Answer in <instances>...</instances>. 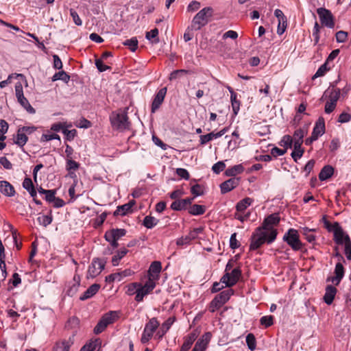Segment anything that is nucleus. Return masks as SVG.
Segmentation results:
<instances>
[{
    "label": "nucleus",
    "mask_w": 351,
    "mask_h": 351,
    "mask_svg": "<svg viewBox=\"0 0 351 351\" xmlns=\"http://www.w3.org/2000/svg\"><path fill=\"white\" fill-rule=\"evenodd\" d=\"M280 221L278 213H273L265 217L262 225L256 228L251 236L250 250H256L265 243H272L278 235V230L274 226Z\"/></svg>",
    "instance_id": "obj_1"
},
{
    "label": "nucleus",
    "mask_w": 351,
    "mask_h": 351,
    "mask_svg": "<svg viewBox=\"0 0 351 351\" xmlns=\"http://www.w3.org/2000/svg\"><path fill=\"white\" fill-rule=\"evenodd\" d=\"M213 9L206 7L199 11L193 17L191 23L192 30H199L202 27L205 26L209 21V18L212 16Z\"/></svg>",
    "instance_id": "obj_2"
},
{
    "label": "nucleus",
    "mask_w": 351,
    "mask_h": 351,
    "mask_svg": "<svg viewBox=\"0 0 351 351\" xmlns=\"http://www.w3.org/2000/svg\"><path fill=\"white\" fill-rule=\"evenodd\" d=\"M145 278L144 282H140V289H138V294L135 296V300L138 302H142L146 295L152 293L158 282V280L147 275L145 276Z\"/></svg>",
    "instance_id": "obj_3"
},
{
    "label": "nucleus",
    "mask_w": 351,
    "mask_h": 351,
    "mask_svg": "<svg viewBox=\"0 0 351 351\" xmlns=\"http://www.w3.org/2000/svg\"><path fill=\"white\" fill-rule=\"evenodd\" d=\"M234 291L232 289H227L217 295L210 302L208 309L211 313H214L219 309L224 304H226L233 295Z\"/></svg>",
    "instance_id": "obj_4"
},
{
    "label": "nucleus",
    "mask_w": 351,
    "mask_h": 351,
    "mask_svg": "<svg viewBox=\"0 0 351 351\" xmlns=\"http://www.w3.org/2000/svg\"><path fill=\"white\" fill-rule=\"evenodd\" d=\"M119 317V311H110L104 314L94 328V333L96 335L101 333L107 326L114 323Z\"/></svg>",
    "instance_id": "obj_5"
},
{
    "label": "nucleus",
    "mask_w": 351,
    "mask_h": 351,
    "mask_svg": "<svg viewBox=\"0 0 351 351\" xmlns=\"http://www.w3.org/2000/svg\"><path fill=\"white\" fill-rule=\"evenodd\" d=\"M160 326V322L157 318L152 317L145 324L141 338V342L143 344L148 343L150 339L153 337L154 333L156 331Z\"/></svg>",
    "instance_id": "obj_6"
},
{
    "label": "nucleus",
    "mask_w": 351,
    "mask_h": 351,
    "mask_svg": "<svg viewBox=\"0 0 351 351\" xmlns=\"http://www.w3.org/2000/svg\"><path fill=\"white\" fill-rule=\"evenodd\" d=\"M282 239L294 251H298L302 247V243L300 240L298 232L294 228L289 229L284 234Z\"/></svg>",
    "instance_id": "obj_7"
},
{
    "label": "nucleus",
    "mask_w": 351,
    "mask_h": 351,
    "mask_svg": "<svg viewBox=\"0 0 351 351\" xmlns=\"http://www.w3.org/2000/svg\"><path fill=\"white\" fill-rule=\"evenodd\" d=\"M110 122L112 128L116 130L123 131L130 129L128 117L125 113H113L110 116Z\"/></svg>",
    "instance_id": "obj_8"
},
{
    "label": "nucleus",
    "mask_w": 351,
    "mask_h": 351,
    "mask_svg": "<svg viewBox=\"0 0 351 351\" xmlns=\"http://www.w3.org/2000/svg\"><path fill=\"white\" fill-rule=\"evenodd\" d=\"M241 276V270L239 267H236L230 272H226L221 278V282L226 285V287H231L234 286Z\"/></svg>",
    "instance_id": "obj_9"
},
{
    "label": "nucleus",
    "mask_w": 351,
    "mask_h": 351,
    "mask_svg": "<svg viewBox=\"0 0 351 351\" xmlns=\"http://www.w3.org/2000/svg\"><path fill=\"white\" fill-rule=\"evenodd\" d=\"M317 13L319 15L322 25L329 28L334 27V17L329 10L324 8H319L317 10Z\"/></svg>",
    "instance_id": "obj_10"
},
{
    "label": "nucleus",
    "mask_w": 351,
    "mask_h": 351,
    "mask_svg": "<svg viewBox=\"0 0 351 351\" xmlns=\"http://www.w3.org/2000/svg\"><path fill=\"white\" fill-rule=\"evenodd\" d=\"M105 261L98 258H93L88 267L87 278H95L104 269Z\"/></svg>",
    "instance_id": "obj_11"
},
{
    "label": "nucleus",
    "mask_w": 351,
    "mask_h": 351,
    "mask_svg": "<svg viewBox=\"0 0 351 351\" xmlns=\"http://www.w3.org/2000/svg\"><path fill=\"white\" fill-rule=\"evenodd\" d=\"M203 232L202 228H196L189 232V233L185 236L179 238L177 240L178 245H184L189 244L193 240L195 239L197 236Z\"/></svg>",
    "instance_id": "obj_12"
},
{
    "label": "nucleus",
    "mask_w": 351,
    "mask_h": 351,
    "mask_svg": "<svg viewBox=\"0 0 351 351\" xmlns=\"http://www.w3.org/2000/svg\"><path fill=\"white\" fill-rule=\"evenodd\" d=\"M274 15L278 19V25L277 29V33L279 35H282L287 26V19L282 11L280 9H276L274 11Z\"/></svg>",
    "instance_id": "obj_13"
},
{
    "label": "nucleus",
    "mask_w": 351,
    "mask_h": 351,
    "mask_svg": "<svg viewBox=\"0 0 351 351\" xmlns=\"http://www.w3.org/2000/svg\"><path fill=\"white\" fill-rule=\"evenodd\" d=\"M167 94V88L160 89L154 97L152 104L151 111L154 113L162 104L165 97Z\"/></svg>",
    "instance_id": "obj_14"
},
{
    "label": "nucleus",
    "mask_w": 351,
    "mask_h": 351,
    "mask_svg": "<svg viewBox=\"0 0 351 351\" xmlns=\"http://www.w3.org/2000/svg\"><path fill=\"white\" fill-rule=\"evenodd\" d=\"M335 229L333 230L334 241L337 245H343L346 236L349 235L343 231L338 222H335Z\"/></svg>",
    "instance_id": "obj_15"
},
{
    "label": "nucleus",
    "mask_w": 351,
    "mask_h": 351,
    "mask_svg": "<svg viewBox=\"0 0 351 351\" xmlns=\"http://www.w3.org/2000/svg\"><path fill=\"white\" fill-rule=\"evenodd\" d=\"M176 321V317H170L165 322L162 324L160 328L156 332V337L158 339H162L165 334L170 329L171 326Z\"/></svg>",
    "instance_id": "obj_16"
},
{
    "label": "nucleus",
    "mask_w": 351,
    "mask_h": 351,
    "mask_svg": "<svg viewBox=\"0 0 351 351\" xmlns=\"http://www.w3.org/2000/svg\"><path fill=\"white\" fill-rule=\"evenodd\" d=\"M239 184V178H232L223 182H222L220 185L221 193H226L235 187H237Z\"/></svg>",
    "instance_id": "obj_17"
},
{
    "label": "nucleus",
    "mask_w": 351,
    "mask_h": 351,
    "mask_svg": "<svg viewBox=\"0 0 351 351\" xmlns=\"http://www.w3.org/2000/svg\"><path fill=\"white\" fill-rule=\"evenodd\" d=\"M161 269V263L159 261H154L151 263L147 275L158 280Z\"/></svg>",
    "instance_id": "obj_18"
},
{
    "label": "nucleus",
    "mask_w": 351,
    "mask_h": 351,
    "mask_svg": "<svg viewBox=\"0 0 351 351\" xmlns=\"http://www.w3.org/2000/svg\"><path fill=\"white\" fill-rule=\"evenodd\" d=\"M74 335L68 339H64L56 343L54 351H69L71 346L73 343Z\"/></svg>",
    "instance_id": "obj_19"
},
{
    "label": "nucleus",
    "mask_w": 351,
    "mask_h": 351,
    "mask_svg": "<svg viewBox=\"0 0 351 351\" xmlns=\"http://www.w3.org/2000/svg\"><path fill=\"white\" fill-rule=\"evenodd\" d=\"M0 192L7 197H13L16 193L14 186L5 180L0 181Z\"/></svg>",
    "instance_id": "obj_20"
},
{
    "label": "nucleus",
    "mask_w": 351,
    "mask_h": 351,
    "mask_svg": "<svg viewBox=\"0 0 351 351\" xmlns=\"http://www.w3.org/2000/svg\"><path fill=\"white\" fill-rule=\"evenodd\" d=\"M335 274V276L331 278L330 280L335 285H338L344 276V267L341 262L336 264Z\"/></svg>",
    "instance_id": "obj_21"
},
{
    "label": "nucleus",
    "mask_w": 351,
    "mask_h": 351,
    "mask_svg": "<svg viewBox=\"0 0 351 351\" xmlns=\"http://www.w3.org/2000/svg\"><path fill=\"white\" fill-rule=\"evenodd\" d=\"M325 132V123L323 118H319L313 128L311 135L317 139Z\"/></svg>",
    "instance_id": "obj_22"
},
{
    "label": "nucleus",
    "mask_w": 351,
    "mask_h": 351,
    "mask_svg": "<svg viewBox=\"0 0 351 351\" xmlns=\"http://www.w3.org/2000/svg\"><path fill=\"white\" fill-rule=\"evenodd\" d=\"M135 202L134 200L130 201L128 203L125 204L122 206L117 207V210L114 212V215H125L129 213L132 212V208L134 205Z\"/></svg>",
    "instance_id": "obj_23"
},
{
    "label": "nucleus",
    "mask_w": 351,
    "mask_h": 351,
    "mask_svg": "<svg viewBox=\"0 0 351 351\" xmlns=\"http://www.w3.org/2000/svg\"><path fill=\"white\" fill-rule=\"evenodd\" d=\"M126 230L125 229H112L106 231L104 237H108L110 239L119 240L122 237L125 236Z\"/></svg>",
    "instance_id": "obj_24"
},
{
    "label": "nucleus",
    "mask_w": 351,
    "mask_h": 351,
    "mask_svg": "<svg viewBox=\"0 0 351 351\" xmlns=\"http://www.w3.org/2000/svg\"><path fill=\"white\" fill-rule=\"evenodd\" d=\"M337 291V289L332 285H328L326 287L324 300L327 304H331L332 303Z\"/></svg>",
    "instance_id": "obj_25"
},
{
    "label": "nucleus",
    "mask_w": 351,
    "mask_h": 351,
    "mask_svg": "<svg viewBox=\"0 0 351 351\" xmlns=\"http://www.w3.org/2000/svg\"><path fill=\"white\" fill-rule=\"evenodd\" d=\"M101 341L97 338L91 339L89 342L86 343L82 346L80 351H95L97 348L101 347Z\"/></svg>",
    "instance_id": "obj_26"
},
{
    "label": "nucleus",
    "mask_w": 351,
    "mask_h": 351,
    "mask_svg": "<svg viewBox=\"0 0 351 351\" xmlns=\"http://www.w3.org/2000/svg\"><path fill=\"white\" fill-rule=\"evenodd\" d=\"M14 142L20 147L23 148L28 141V137L19 128L16 134L14 136Z\"/></svg>",
    "instance_id": "obj_27"
},
{
    "label": "nucleus",
    "mask_w": 351,
    "mask_h": 351,
    "mask_svg": "<svg viewBox=\"0 0 351 351\" xmlns=\"http://www.w3.org/2000/svg\"><path fill=\"white\" fill-rule=\"evenodd\" d=\"M99 289L100 285L99 284L92 285L88 288V289L84 293V294L80 296V299L81 300H85L93 297L98 292Z\"/></svg>",
    "instance_id": "obj_28"
},
{
    "label": "nucleus",
    "mask_w": 351,
    "mask_h": 351,
    "mask_svg": "<svg viewBox=\"0 0 351 351\" xmlns=\"http://www.w3.org/2000/svg\"><path fill=\"white\" fill-rule=\"evenodd\" d=\"M196 335L194 333H191L186 336L184 339V343L182 345L180 351H189L195 341Z\"/></svg>",
    "instance_id": "obj_29"
},
{
    "label": "nucleus",
    "mask_w": 351,
    "mask_h": 351,
    "mask_svg": "<svg viewBox=\"0 0 351 351\" xmlns=\"http://www.w3.org/2000/svg\"><path fill=\"white\" fill-rule=\"evenodd\" d=\"M307 134V130L306 128H299L296 130L292 137L293 144L298 143L299 145H302L303 143V138Z\"/></svg>",
    "instance_id": "obj_30"
},
{
    "label": "nucleus",
    "mask_w": 351,
    "mask_h": 351,
    "mask_svg": "<svg viewBox=\"0 0 351 351\" xmlns=\"http://www.w3.org/2000/svg\"><path fill=\"white\" fill-rule=\"evenodd\" d=\"M333 173L334 168L330 165H326L322 169L319 178L321 181L326 180L333 175Z\"/></svg>",
    "instance_id": "obj_31"
},
{
    "label": "nucleus",
    "mask_w": 351,
    "mask_h": 351,
    "mask_svg": "<svg viewBox=\"0 0 351 351\" xmlns=\"http://www.w3.org/2000/svg\"><path fill=\"white\" fill-rule=\"evenodd\" d=\"M304 152V150L302 148V145H299V143H296L293 144V150L291 156L295 162H298V160L303 156Z\"/></svg>",
    "instance_id": "obj_32"
},
{
    "label": "nucleus",
    "mask_w": 351,
    "mask_h": 351,
    "mask_svg": "<svg viewBox=\"0 0 351 351\" xmlns=\"http://www.w3.org/2000/svg\"><path fill=\"white\" fill-rule=\"evenodd\" d=\"M188 212L191 215H201L206 212V206L199 204H193L188 208Z\"/></svg>",
    "instance_id": "obj_33"
},
{
    "label": "nucleus",
    "mask_w": 351,
    "mask_h": 351,
    "mask_svg": "<svg viewBox=\"0 0 351 351\" xmlns=\"http://www.w3.org/2000/svg\"><path fill=\"white\" fill-rule=\"evenodd\" d=\"M329 93L328 100L330 102L335 103L337 104V101L340 97L341 90L339 88H332V89H328L325 92V94Z\"/></svg>",
    "instance_id": "obj_34"
},
{
    "label": "nucleus",
    "mask_w": 351,
    "mask_h": 351,
    "mask_svg": "<svg viewBox=\"0 0 351 351\" xmlns=\"http://www.w3.org/2000/svg\"><path fill=\"white\" fill-rule=\"evenodd\" d=\"M244 171V167L243 166L240 164V165H234L230 168H228L226 170V175L227 176H235L238 174H240L241 173H243Z\"/></svg>",
    "instance_id": "obj_35"
},
{
    "label": "nucleus",
    "mask_w": 351,
    "mask_h": 351,
    "mask_svg": "<svg viewBox=\"0 0 351 351\" xmlns=\"http://www.w3.org/2000/svg\"><path fill=\"white\" fill-rule=\"evenodd\" d=\"M253 202V199L250 197H245L239 201L236 206L237 210L239 212L244 211Z\"/></svg>",
    "instance_id": "obj_36"
},
{
    "label": "nucleus",
    "mask_w": 351,
    "mask_h": 351,
    "mask_svg": "<svg viewBox=\"0 0 351 351\" xmlns=\"http://www.w3.org/2000/svg\"><path fill=\"white\" fill-rule=\"evenodd\" d=\"M128 252V250L125 248H123L117 252V253L114 255L112 258V264L113 266H117L119 263L120 260L123 258L127 253Z\"/></svg>",
    "instance_id": "obj_37"
},
{
    "label": "nucleus",
    "mask_w": 351,
    "mask_h": 351,
    "mask_svg": "<svg viewBox=\"0 0 351 351\" xmlns=\"http://www.w3.org/2000/svg\"><path fill=\"white\" fill-rule=\"evenodd\" d=\"M158 220L155 217L148 215L146 216L143 221V225L148 229H151L157 225Z\"/></svg>",
    "instance_id": "obj_38"
},
{
    "label": "nucleus",
    "mask_w": 351,
    "mask_h": 351,
    "mask_svg": "<svg viewBox=\"0 0 351 351\" xmlns=\"http://www.w3.org/2000/svg\"><path fill=\"white\" fill-rule=\"evenodd\" d=\"M17 101L21 105V106H23L29 113H35V109L30 105L29 102L25 97H21L17 99Z\"/></svg>",
    "instance_id": "obj_39"
},
{
    "label": "nucleus",
    "mask_w": 351,
    "mask_h": 351,
    "mask_svg": "<svg viewBox=\"0 0 351 351\" xmlns=\"http://www.w3.org/2000/svg\"><path fill=\"white\" fill-rule=\"evenodd\" d=\"M212 335L210 332H208L204 333L200 339L196 342L197 343H199L202 347L204 348H207L208 345L211 339Z\"/></svg>",
    "instance_id": "obj_40"
},
{
    "label": "nucleus",
    "mask_w": 351,
    "mask_h": 351,
    "mask_svg": "<svg viewBox=\"0 0 351 351\" xmlns=\"http://www.w3.org/2000/svg\"><path fill=\"white\" fill-rule=\"evenodd\" d=\"M70 80V76L64 71H60L56 73L52 77V81L62 80L64 82H68Z\"/></svg>",
    "instance_id": "obj_41"
},
{
    "label": "nucleus",
    "mask_w": 351,
    "mask_h": 351,
    "mask_svg": "<svg viewBox=\"0 0 351 351\" xmlns=\"http://www.w3.org/2000/svg\"><path fill=\"white\" fill-rule=\"evenodd\" d=\"M230 100L234 114L237 115L240 110L241 105L240 101L237 99V95L233 94V96L230 95Z\"/></svg>",
    "instance_id": "obj_42"
},
{
    "label": "nucleus",
    "mask_w": 351,
    "mask_h": 351,
    "mask_svg": "<svg viewBox=\"0 0 351 351\" xmlns=\"http://www.w3.org/2000/svg\"><path fill=\"white\" fill-rule=\"evenodd\" d=\"M293 144V138L289 135H285L280 142V145L284 147L286 151H287L289 148H291Z\"/></svg>",
    "instance_id": "obj_43"
},
{
    "label": "nucleus",
    "mask_w": 351,
    "mask_h": 351,
    "mask_svg": "<svg viewBox=\"0 0 351 351\" xmlns=\"http://www.w3.org/2000/svg\"><path fill=\"white\" fill-rule=\"evenodd\" d=\"M314 231L315 229H310L306 227L302 228V233L309 243H313L315 240V236L313 234Z\"/></svg>",
    "instance_id": "obj_44"
},
{
    "label": "nucleus",
    "mask_w": 351,
    "mask_h": 351,
    "mask_svg": "<svg viewBox=\"0 0 351 351\" xmlns=\"http://www.w3.org/2000/svg\"><path fill=\"white\" fill-rule=\"evenodd\" d=\"M199 138H200V143H201V145H205L208 142L212 141L213 139L217 138H219V137L217 135V132L215 133V132H210V133H209L208 134L201 135Z\"/></svg>",
    "instance_id": "obj_45"
},
{
    "label": "nucleus",
    "mask_w": 351,
    "mask_h": 351,
    "mask_svg": "<svg viewBox=\"0 0 351 351\" xmlns=\"http://www.w3.org/2000/svg\"><path fill=\"white\" fill-rule=\"evenodd\" d=\"M246 343L250 350L253 351L256 349V341L254 335L252 333H249L246 336Z\"/></svg>",
    "instance_id": "obj_46"
},
{
    "label": "nucleus",
    "mask_w": 351,
    "mask_h": 351,
    "mask_svg": "<svg viewBox=\"0 0 351 351\" xmlns=\"http://www.w3.org/2000/svg\"><path fill=\"white\" fill-rule=\"evenodd\" d=\"M52 219L53 218L51 214L49 215L39 216L37 218V221L39 224L44 227H47L48 225H49L52 222Z\"/></svg>",
    "instance_id": "obj_47"
},
{
    "label": "nucleus",
    "mask_w": 351,
    "mask_h": 351,
    "mask_svg": "<svg viewBox=\"0 0 351 351\" xmlns=\"http://www.w3.org/2000/svg\"><path fill=\"white\" fill-rule=\"evenodd\" d=\"M328 70L329 68H328L327 62H326L324 64L319 66V68L317 69L316 73L313 76L312 79L314 80L317 77L324 76Z\"/></svg>",
    "instance_id": "obj_48"
},
{
    "label": "nucleus",
    "mask_w": 351,
    "mask_h": 351,
    "mask_svg": "<svg viewBox=\"0 0 351 351\" xmlns=\"http://www.w3.org/2000/svg\"><path fill=\"white\" fill-rule=\"evenodd\" d=\"M260 323L265 328H268L274 324V317L272 315L263 316L260 319Z\"/></svg>",
    "instance_id": "obj_49"
},
{
    "label": "nucleus",
    "mask_w": 351,
    "mask_h": 351,
    "mask_svg": "<svg viewBox=\"0 0 351 351\" xmlns=\"http://www.w3.org/2000/svg\"><path fill=\"white\" fill-rule=\"evenodd\" d=\"M123 45L128 46L130 49L132 51H135L138 47V40L136 38L134 37L130 39L126 40L123 42Z\"/></svg>",
    "instance_id": "obj_50"
},
{
    "label": "nucleus",
    "mask_w": 351,
    "mask_h": 351,
    "mask_svg": "<svg viewBox=\"0 0 351 351\" xmlns=\"http://www.w3.org/2000/svg\"><path fill=\"white\" fill-rule=\"evenodd\" d=\"M171 208L173 210H182L186 209V207L184 205V203L182 199H177L172 202L171 205Z\"/></svg>",
    "instance_id": "obj_51"
},
{
    "label": "nucleus",
    "mask_w": 351,
    "mask_h": 351,
    "mask_svg": "<svg viewBox=\"0 0 351 351\" xmlns=\"http://www.w3.org/2000/svg\"><path fill=\"white\" fill-rule=\"evenodd\" d=\"M138 289H140V282H132L128 285L127 293L128 295L138 294Z\"/></svg>",
    "instance_id": "obj_52"
},
{
    "label": "nucleus",
    "mask_w": 351,
    "mask_h": 351,
    "mask_svg": "<svg viewBox=\"0 0 351 351\" xmlns=\"http://www.w3.org/2000/svg\"><path fill=\"white\" fill-rule=\"evenodd\" d=\"M71 126V125H68L66 123H61V122L55 123L51 125V130L54 131V132H60V131L62 132L65 129V128H69Z\"/></svg>",
    "instance_id": "obj_53"
},
{
    "label": "nucleus",
    "mask_w": 351,
    "mask_h": 351,
    "mask_svg": "<svg viewBox=\"0 0 351 351\" xmlns=\"http://www.w3.org/2000/svg\"><path fill=\"white\" fill-rule=\"evenodd\" d=\"M190 71L186 69H178L172 71L169 75V80H173L178 78L181 75L189 74Z\"/></svg>",
    "instance_id": "obj_54"
},
{
    "label": "nucleus",
    "mask_w": 351,
    "mask_h": 351,
    "mask_svg": "<svg viewBox=\"0 0 351 351\" xmlns=\"http://www.w3.org/2000/svg\"><path fill=\"white\" fill-rule=\"evenodd\" d=\"M80 164L76 161L72 160L71 158H69L66 160V169L67 171H76L79 169Z\"/></svg>",
    "instance_id": "obj_55"
},
{
    "label": "nucleus",
    "mask_w": 351,
    "mask_h": 351,
    "mask_svg": "<svg viewBox=\"0 0 351 351\" xmlns=\"http://www.w3.org/2000/svg\"><path fill=\"white\" fill-rule=\"evenodd\" d=\"M8 130V124L5 120L0 119V138L1 140L5 139L4 135Z\"/></svg>",
    "instance_id": "obj_56"
},
{
    "label": "nucleus",
    "mask_w": 351,
    "mask_h": 351,
    "mask_svg": "<svg viewBox=\"0 0 351 351\" xmlns=\"http://www.w3.org/2000/svg\"><path fill=\"white\" fill-rule=\"evenodd\" d=\"M67 128H65V129L62 131V133L65 135L66 139L67 141H71L73 140V138L76 136L77 131L75 129L69 130Z\"/></svg>",
    "instance_id": "obj_57"
},
{
    "label": "nucleus",
    "mask_w": 351,
    "mask_h": 351,
    "mask_svg": "<svg viewBox=\"0 0 351 351\" xmlns=\"http://www.w3.org/2000/svg\"><path fill=\"white\" fill-rule=\"evenodd\" d=\"M80 324V319L77 317H72L66 322V327L69 328H76Z\"/></svg>",
    "instance_id": "obj_58"
},
{
    "label": "nucleus",
    "mask_w": 351,
    "mask_h": 351,
    "mask_svg": "<svg viewBox=\"0 0 351 351\" xmlns=\"http://www.w3.org/2000/svg\"><path fill=\"white\" fill-rule=\"evenodd\" d=\"M70 15L72 17L73 21L76 25L80 26L82 25V21L81 19L80 18L78 14L74 9H70Z\"/></svg>",
    "instance_id": "obj_59"
},
{
    "label": "nucleus",
    "mask_w": 351,
    "mask_h": 351,
    "mask_svg": "<svg viewBox=\"0 0 351 351\" xmlns=\"http://www.w3.org/2000/svg\"><path fill=\"white\" fill-rule=\"evenodd\" d=\"M53 139L60 140V137L57 134H43L40 138V141L47 142Z\"/></svg>",
    "instance_id": "obj_60"
},
{
    "label": "nucleus",
    "mask_w": 351,
    "mask_h": 351,
    "mask_svg": "<svg viewBox=\"0 0 351 351\" xmlns=\"http://www.w3.org/2000/svg\"><path fill=\"white\" fill-rule=\"evenodd\" d=\"M225 168V163L223 161H219L214 164V165L212 167V170L213 171L214 173L219 174L220 172L223 171Z\"/></svg>",
    "instance_id": "obj_61"
},
{
    "label": "nucleus",
    "mask_w": 351,
    "mask_h": 351,
    "mask_svg": "<svg viewBox=\"0 0 351 351\" xmlns=\"http://www.w3.org/2000/svg\"><path fill=\"white\" fill-rule=\"evenodd\" d=\"M319 31L320 26L317 22L315 23L313 29V36L314 38L315 43L317 44L319 40Z\"/></svg>",
    "instance_id": "obj_62"
},
{
    "label": "nucleus",
    "mask_w": 351,
    "mask_h": 351,
    "mask_svg": "<svg viewBox=\"0 0 351 351\" xmlns=\"http://www.w3.org/2000/svg\"><path fill=\"white\" fill-rule=\"evenodd\" d=\"M103 62H104V60H98V59L95 60V65H96L97 69L99 70V71L104 72L107 70L111 69L110 66L104 64Z\"/></svg>",
    "instance_id": "obj_63"
},
{
    "label": "nucleus",
    "mask_w": 351,
    "mask_h": 351,
    "mask_svg": "<svg viewBox=\"0 0 351 351\" xmlns=\"http://www.w3.org/2000/svg\"><path fill=\"white\" fill-rule=\"evenodd\" d=\"M158 35V30L157 28H154L152 29L150 32H147L146 33V38L148 40H152V38H156V40H154V43H158V38H157V36Z\"/></svg>",
    "instance_id": "obj_64"
}]
</instances>
